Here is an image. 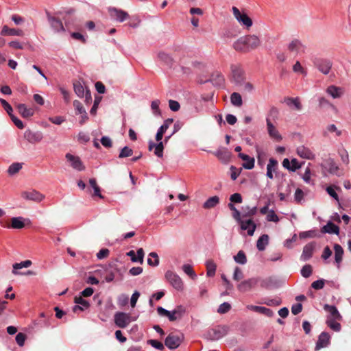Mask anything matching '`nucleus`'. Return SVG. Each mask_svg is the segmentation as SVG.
I'll list each match as a JSON object with an SVG mask.
<instances>
[{
	"instance_id": "5",
	"label": "nucleus",
	"mask_w": 351,
	"mask_h": 351,
	"mask_svg": "<svg viewBox=\"0 0 351 351\" xmlns=\"http://www.w3.org/2000/svg\"><path fill=\"white\" fill-rule=\"evenodd\" d=\"M315 66L323 74L328 75L332 68V63L328 59L317 58L313 61Z\"/></svg>"
},
{
	"instance_id": "14",
	"label": "nucleus",
	"mask_w": 351,
	"mask_h": 351,
	"mask_svg": "<svg viewBox=\"0 0 351 351\" xmlns=\"http://www.w3.org/2000/svg\"><path fill=\"white\" fill-rule=\"evenodd\" d=\"M240 224L241 229L243 230H247V234L249 236H253L256 228V224L251 219H242L237 221Z\"/></svg>"
},
{
	"instance_id": "31",
	"label": "nucleus",
	"mask_w": 351,
	"mask_h": 351,
	"mask_svg": "<svg viewBox=\"0 0 351 351\" xmlns=\"http://www.w3.org/2000/svg\"><path fill=\"white\" fill-rule=\"evenodd\" d=\"M16 108L23 118H29L34 114V110L31 108H27L24 104H19Z\"/></svg>"
},
{
	"instance_id": "43",
	"label": "nucleus",
	"mask_w": 351,
	"mask_h": 351,
	"mask_svg": "<svg viewBox=\"0 0 351 351\" xmlns=\"http://www.w3.org/2000/svg\"><path fill=\"white\" fill-rule=\"evenodd\" d=\"M206 266L207 269L206 275L208 277H213L215 275L217 265L216 264L212 261L209 260L206 262Z\"/></svg>"
},
{
	"instance_id": "1",
	"label": "nucleus",
	"mask_w": 351,
	"mask_h": 351,
	"mask_svg": "<svg viewBox=\"0 0 351 351\" xmlns=\"http://www.w3.org/2000/svg\"><path fill=\"white\" fill-rule=\"evenodd\" d=\"M230 327L228 325H216L208 328L204 333V338L208 341H215L228 335Z\"/></svg>"
},
{
	"instance_id": "10",
	"label": "nucleus",
	"mask_w": 351,
	"mask_h": 351,
	"mask_svg": "<svg viewBox=\"0 0 351 351\" xmlns=\"http://www.w3.org/2000/svg\"><path fill=\"white\" fill-rule=\"evenodd\" d=\"M65 158L67 161L70 162V165L73 169L78 171H82L85 169V166L79 156L67 153L65 155Z\"/></svg>"
},
{
	"instance_id": "37",
	"label": "nucleus",
	"mask_w": 351,
	"mask_h": 351,
	"mask_svg": "<svg viewBox=\"0 0 351 351\" xmlns=\"http://www.w3.org/2000/svg\"><path fill=\"white\" fill-rule=\"evenodd\" d=\"M334 250H335V261L339 267L340 265V263H341L342 259H343V249L339 244L336 243L334 245Z\"/></svg>"
},
{
	"instance_id": "39",
	"label": "nucleus",
	"mask_w": 351,
	"mask_h": 351,
	"mask_svg": "<svg viewBox=\"0 0 351 351\" xmlns=\"http://www.w3.org/2000/svg\"><path fill=\"white\" fill-rule=\"evenodd\" d=\"M285 101L287 104V106H293L297 110H300L302 108L299 97H287L285 99Z\"/></svg>"
},
{
	"instance_id": "29",
	"label": "nucleus",
	"mask_w": 351,
	"mask_h": 351,
	"mask_svg": "<svg viewBox=\"0 0 351 351\" xmlns=\"http://www.w3.org/2000/svg\"><path fill=\"white\" fill-rule=\"evenodd\" d=\"M75 303L77 304L78 305H75L73 308V311H77V310L80 311H84L88 309L90 307V303L85 299L82 298V297H75Z\"/></svg>"
},
{
	"instance_id": "33",
	"label": "nucleus",
	"mask_w": 351,
	"mask_h": 351,
	"mask_svg": "<svg viewBox=\"0 0 351 351\" xmlns=\"http://www.w3.org/2000/svg\"><path fill=\"white\" fill-rule=\"evenodd\" d=\"M321 231L322 233L335 234L338 235L339 234V228L332 222L328 221L326 225L322 228Z\"/></svg>"
},
{
	"instance_id": "2",
	"label": "nucleus",
	"mask_w": 351,
	"mask_h": 351,
	"mask_svg": "<svg viewBox=\"0 0 351 351\" xmlns=\"http://www.w3.org/2000/svg\"><path fill=\"white\" fill-rule=\"evenodd\" d=\"M184 340V335L182 333L175 334L169 333L165 339V345L169 350H175L178 348Z\"/></svg>"
},
{
	"instance_id": "48",
	"label": "nucleus",
	"mask_w": 351,
	"mask_h": 351,
	"mask_svg": "<svg viewBox=\"0 0 351 351\" xmlns=\"http://www.w3.org/2000/svg\"><path fill=\"white\" fill-rule=\"evenodd\" d=\"M90 186L93 189L94 195L99 197L101 199L104 198V196L101 193L100 187L97 185L96 180L91 178L89 180Z\"/></svg>"
},
{
	"instance_id": "61",
	"label": "nucleus",
	"mask_w": 351,
	"mask_h": 351,
	"mask_svg": "<svg viewBox=\"0 0 351 351\" xmlns=\"http://www.w3.org/2000/svg\"><path fill=\"white\" fill-rule=\"evenodd\" d=\"M147 344L151 345L153 348L162 350L164 349V345L162 342L156 339H149L147 341Z\"/></svg>"
},
{
	"instance_id": "46",
	"label": "nucleus",
	"mask_w": 351,
	"mask_h": 351,
	"mask_svg": "<svg viewBox=\"0 0 351 351\" xmlns=\"http://www.w3.org/2000/svg\"><path fill=\"white\" fill-rule=\"evenodd\" d=\"M22 162H14L9 166L7 172L10 176H14L18 173L22 169Z\"/></svg>"
},
{
	"instance_id": "55",
	"label": "nucleus",
	"mask_w": 351,
	"mask_h": 351,
	"mask_svg": "<svg viewBox=\"0 0 351 351\" xmlns=\"http://www.w3.org/2000/svg\"><path fill=\"white\" fill-rule=\"evenodd\" d=\"M133 154V150L128 146L123 147L119 154V158H123L131 156Z\"/></svg>"
},
{
	"instance_id": "64",
	"label": "nucleus",
	"mask_w": 351,
	"mask_h": 351,
	"mask_svg": "<svg viewBox=\"0 0 351 351\" xmlns=\"http://www.w3.org/2000/svg\"><path fill=\"white\" fill-rule=\"evenodd\" d=\"M73 106L76 111L75 112L76 114H80L81 113H85L86 110L80 101L74 100L73 102Z\"/></svg>"
},
{
	"instance_id": "45",
	"label": "nucleus",
	"mask_w": 351,
	"mask_h": 351,
	"mask_svg": "<svg viewBox=\"0 0 351 351\" xmlns=\"http://www.w3.org/2000/svg\"><path fill=\"white\" fill-rule=\"evenodd\" d=\"M230 101L233 106L237 107H240L243 104L242 97L241 95L237 92H234L233 93L231 94Z\"/></svg>"
},
{
	"instance_id": "16",
	"label": "nucleus",
	"mask_w": 351,
	"mask_h": 351,
	"mask_svg": "<svg viewBox=\"0 0 351 351\" xmlns=\"http://www.w3.org/2000/svg\"><path fill=\"white\" fill-rule=\"evenodd\" d=\"M21 197L26 200L34 201L36 202H40L45 198L44 195L36 190L23 191L21 193Z\"/></svg>"
},
{
	"instance_id": "3",
	"label": "nucleus",
	"mask_w": 351,
	"mask_h": 351,
	"mask_svg": "<svg viewBox=\"0 0 351 351\" xmlns=\"http://www.w3.org/2000/svg\"><path fill=\"white\" fill-rule=\"evenodd\" d=\"M165 279L177 291H182L184 283L181 278L175 272L168 270L165 274Z\"/></svg>"
},
{
	"instance_id": "11",
	"label": "nucleus",
	"mask_w": 351,
	"mask_h": 351,
	"mask_svg": "<svg viewBox=\"0 0 351 351\" xmlns=\"http://www.w3.org/2000/svg\"><path fill=\"white\" fill-rule=\"evenodd\" d=\"M287 49L290 52L298 55L305 52L306 46L300 39L295 38L288 44Z\"/></svg>"
},
{
	"instance_id": "34",
	"label": "nucleus",
	"mask_w": 351,
	"mask_h": 351,
	"mask_svg": "<svg viewBox=\"0 0 351 351\" xmlns=\"http://www.w3.org/2000/svg\"><path fill=\"white\" fill-rule=\"evenodd\" d=\"M32 264L30 260H26L24 261H21V263H16L12 265V274L14 275H21L23 273L18 271L19 269H21L23 267H29Z\"/></svg>"
},
{
	"instance_id": "26",
	"label": "nucleus",
	"mask_w": 351,
	"mask_h": 351,
	"mask_svg": "<svg viewBox=\"0 0 351 351\" xmlns=\"http://www.w3.org/2000/svg\"><path fill=\"white\" fill-rule=\"evenodd\" d=\"M156 311L160 316L167 317L170 322H175L179 319L173 310L168 311L162 306H158Z\"/></svg>"
},
{
	"instance_id": "7",
	"label": "nucleus",
	"mask_w": 351,
	"mask_h": 351,
	"mask_svg": "<svg viewBox=\"0 0 351 351\" xmlns=\"http://www.w3.org/2000/svg\"><path fill=\"white\" fill-rule=\"evenodd\" d=\"M259 278H251L241 281L237 285V289L241 293L251 291L259 282Z\"/></svg>"
},
{
	"instance_id": "9",
	"label": "nucleus",
	"mask_w": 351,
	"mask_h": 351,
	"mask_svg": "<svg viewBox=\"0 0 351 351\" xmlns=\"http://www.w3.org/2000/svg\"><path fill=\"white\" fill-rule=\"evenodd\" d=\"M231 74L232 80L237 85L241 84L244 82V71L240 66L236 64L231 65Z\"/></svg>"
},
{
	"instance_id": "28",
	"label": "nucleus",
	"mask_w": 351,
	"mask_h": 351,
	"mask_svg": "<svg viewBox=\"0 0 351 351\" xmlns=\"http://www.w3.org/2000/svg\"><path fill=\"white\" fill-rule=\"evenodd\" d=\"M247 308L249 310L254 311L255 312L261 313V314L265 315L269 317H271L274 315L273 311L271 309L265 307V306L248 305L247 306Z\"/></svg>"
},
{
	"instance_id": "60",
	"label": "nucleus",
	"mask_w": 351,
	"mask_h": 351,
	"mask_svg": "<svg viewBox=\"0 0 351 351\" xmlns=\"http://www.w3.org/2000/svg\"><path fill=\"white\" fill-rule=\"evenodd\" d=\"M163 150H164V143L159 142L156 144V147L154 148V154L158 158H162L163 156Z\"/></svg>"
},
{
	"instance_id": "53",
	"label": "nucleus",
	"mask_w": 351,
	"mask_h": 351,
	"mask_svg": "<svg viewBox=\"0 0 351 351\" xmlns=\"http://www.w3.org/2000/svg\"><path fill=\"white\" fill-rule=\"evenodd\" d=\"M160 102L158 99H156L152 101L151 108L154 116L158 117L161 115V111L159 108Z\"/></svg>"
},
{
	"instance_id": "4",
	"label": "nucleus",
	"mask_w": 351,
	"mask_h": 351,
	"mask_svg": "<svg viewBox=\"0 0 351 351\" xmlns=\"http://www.w3.org/2000/svg\"><path fill=\"white\" fill-rule=\"evenodd\" d=\"M134 319L129 313L118 311L114 314V321L117 326L124 328Z\"/></svg>"
},
{
	"instance_id": "20",
	"label": "nucleus",
	"mask_w": 351,
	"mask_h": 351,
	"mask_svg": "<svg viewBox=\"0 0 351 351\" xmlns=\"http://www.w3.org/2000/svg\"><path fill=\"white\" fill-rule=\"evenodd\" d=\"M225 82V79L223 75L218 72L215 71L212 73L210 77L208 80H205L204 82H201L202 83H206V82H210L212 83L215 86H221L223 85Z\"/></svg>"
},
{
	"instance_id": "21",
	"label": "nucleus",
	"mask_w": 351,
	"mask_h": 351,
	"mask_svg": "<svg viewBox=\"0 0 351 351\" xmlns=\"http://www.w3.org/2000/svg\"><path fill=\"white\" fill-rule=\"evenodd\" d=\"M282 167L291 171H295L302 167V163H300L296 158H293L290 161L288 158H285L282 161Z\"/></svg>"
},
{
	"instance_id": "12",
	"label": "nucleus",
	"mask_w": 351,
	"mask_h": 351,
	"mask_svg": "<svg viewBox=\"0 0 351 351\" xmlns=\"http://www.w3.org/2000/svg\"><path fill=\"white\" fill-rule=\"evenodd\" d=\"M213 154L223 163L228 164L231 158V152L226 147H220Z\"/></svg>"
},
{
	"instance_id": "23",
	"label": "nucleus",
	"mask_w": 351,
	"mask_h": 351,
	"mask_svg": "<svg viewBox=\"0 0 351 351\" xmlns=\"http://www.w3.org/2000/svg\"><path fill=\"white\" fill-rule=\"evenodd\" d=\"M48 21L51 27V28L53 29L56 32H64V27L63 26V24L62 21L58 19V18H56L54 16H50L48 13Z\"/></svg>"
},
{
	"instance_id": "6",
	"label": "nucleus",
	"mask_w": 351,
	"mask_h": 351,
	"mask_svg": "<svg viewBox=\"0 0 351 351\" xmlns=\"http://www.w3.org/2000/svg\"><path fill=\"white\" fill-rule=\"evenodd\" d=\"M232 10L234 16L241 25L245 26L247 28H250L252 26V20L247 14L241 13L239 10L234 6L232 8Z\"/></svg>"
},
{
	"instance_id": "49",
	"label": "nucleus",
	"mask_w": 351,
	"mask_h": 351,
	"mask_svg": "<svg viewBox=\"0 0 351 351\" xmlns=\"http://www.w3.org/2000/svg\"><path fill=\"white\" fill-rule=\"evenodd\" d=\"M73 88L75 94L79 97H84V95L86 93V90L84 89V86L81 84L80 82H77L73 83Z\"/></svg>"
},
{
	"instance_id": "27",
	"label": "nucleus",
	"mask_w": 351,
	"mask_h": 351,
	"mask_svg": "<svg viewBox=\"0 0 351 351\" xmlns=\"http://www.w3.org/2000/svg\"><path fill=\"white\" fill-rule=\"evenodd\" d=\"M0 34L2 36H23V32L21 29H15V28H10L7 25H3L2 27Z\"/></svg>"
},
{
	"instance_id": "52",
	"label": "nucleus",
	"mask_w": 351,
	"mask_h": 351,
	"mask_svg": "<svg viewBox=\"0 0 351 351\" xmlns=\"http://www.w3.org/2000/svg\"><path fill=\"white\" fill-rule=\"evenodd\" d=\"M228 208L233 212L232 213V217L234 219L237 221H241L242 214L241 212L235 207L234 204L232 203H228Z\"/></svg>"
},
{
	"instance_id": "42",
	"label": "nucleus",
	"mask_w": 351,
	"mask_h": 351,
	"mask_svg": "<svg viewBox=\"0 0 351 351\" xmlns=\"http://www.w3.org/2000/svg\"><path fill=\"white\" fill-rule=\"evenodd\" d=\"M158 58L168 66H171L173 64V60L169 53L164 51H160L158 53Z\"/></svg>"
},
{
	"instance_id": "51",
	"label": "nucleus",
	"mask_w": 351,
	"mask_h": 351,
	"mask_svg": "<svg viewBox=\"0 0 351 351\" xmlns=\"http://www.w3.org/2000/svg\"><path fill=\"white\" fill-rule=\"evenodd\" d=\"M183 271L189 276L192 279H195L197 278V274L193 271L192 266L189 264H184L182 265Z\"/></svg>"
},
{
	"instance_id": "63",
	"label": "nucleus",
	"mask_w": 351,
	"mask_h": 351,
	"mask_svg": "<svg viewBox=\"0 0 351 351\" xmlns=\"http://www.w3.org/2000/svg\"><path fill=\"white\" fill-rule=\"evenodd\" d=\"M327 169L328 172L333 175H337V171L339 170L338 167L336 165L335 162L331 160L328 162Z\"/></svg>"
},
{
	"instance_id": "50",
	"label": "nucleus",
	"mask_w": 351,
	"mask_h": 351,
	"mask_svg": "<svg viewBox=\"0 0 351 351\" xmlns=\"http://www.w3.org/2000/svg\"><path fill=\"white\" fill-rule=\"evenodd\" d=\"M312 273L313 267L309 264L304 265L300 270L301 275L305 278L310 277L312 275Z\"/></svg>"
},
{
	"instance_id": "57",
	"label": "nucleus",
	"mask_w": 351,
	"mask_h": 351,
	"mask_svg": "<svg viewBox=\"0 0 351 351\" xmlns=\"http://www.w3.org/2000/svg\"><path fill=\"white\" fill-rule=\"evenodd\" d=\"M278 114H279V111H278V108L275 106H272L270 108V110L267 115L266 119L269 118V120L271 121V120H276V119H278Z\"/></svg>"
},
{
	"instance_id": "47",
	"label": "nucleus",
	"mask_w": 351,
	"mask_h": 351,
	"mask_svg": "<svg viewBox=\"0 0 351 351\" xmlns=\"http://www.w3.org/2000/svg\"><path fill=\"white\" fill-rule=\"evenodd\" d=\"M234 261L240 265H245L247 260L245 252L243 250H240L238 253L234 256Z\"/></svg>"
},
{
	"instance_id": "62",
	"label": "nucleus",
	"mask_w": 351,
	"mask_h": 351,
	"mask_svg": "<svg viewBox=\"0 0 351 351\" xmlns=\"http://www.w3.org/2000/svg\"><path fill=\"white\" fill-rule=\"evenodd\" d=\"M231 308L230 303L225 302L221 304L217 309V312L220 314H224L228 312Z\"/></svg>"
},
{
	"instance_id": "40",
	"label": "nucleus",
	"mask_w": 351,
	"mask_h": 351,
	"mask_svg": "<svg viewBox=\"0 0 351 351\" xmlns=\"http://www.w3.org/2000/svg\"><path fill=\"white\" fill-rule=\"evenodd\" d=\"M241 210L243 211L242 217H247L254 216L257 213V206L250 207L249 206H242Z\"/></svg>"
},
{
	"instance_id": "59",
	"label": "nucleus",
	"mask_w": 351,
	"mask_h": 351,
	"mask_svg": "<svg viewBox=\"0 0 351 351\" xmlns=\"http://www.w3.org/2000/svg\"><path fill=\"white\" fill-rule=\"evenodd\" d=\"M230 178L232 180H236L242 171V168L237 169L236 167L231 165L230 167Z\"/></svg>"
},
{
	"instance_id": "13",
	"label": "nucleus",
	"mask_w": 351,
	"mask_h": 351,
	"mask_svg": "<svg viewBox=\"0 0 351 351\" xmlns=\"http://www.w3.org/2000/svg\"><path fill=\"white\" fill-rule=\"evenodd\" d=\"M24 138L32 144L40 142L43 138V134L40 131L33 132L29 129H27L24 132Z\"/></svg>"
},
{
	"instance_id": "35",
	"label": "nucleus",
	"mask_w": 351,
	"mask_h": 351,
	"mask_svg": "<svg viewBox=\"0 0 351 351\" xmlns=\"http://www.w3.org/2000/svg\"><path fill=\"white\" fill-rule=\"evenodd\" d=\"M269 236L267 234H262L256 241V247L258 251H264L269 244Z\"/></svg>"
},
{
	"instance_id": "25",
	"label": "nucleus",
	"mask_w": 351,
	"mask_h": 351,
	"mask_svg": "<svg viewBox=\"0 0 351 351\" xmlns=\"http://www.w3.org/2000/svg\"><path fill=\"white\" fill-rule=\"evenodd\" d=\"M278 161L275 158H271L269 160V162L267 165V173L266 176L270 180L274 179V173L276 171L278 168Z\"/></svg>"
},
{
	"instance_id": "30",
	"label": "nucleus",
	"mask_w": 351,
	"mask_h": 351,
	"mask_svg": "<svg viewBox=\"0 0 351 351\" xmlns=\"http://www.w3.org/2000/svg\"><path fill=\"white\" fill-rule=\"evenodd\" d=\"M259 282L260 286L266 289H275L278 287L277 280L271 277L262 280L260 279Z\"/></svg>"
},
{
	"instance_id": "18",
	"label": "nucleus",
	"mask_w": 351,
	"mask_h": 351,
	"mask_svg": "<svg viewBox=\"0 0 351 351\" xmlns=\"http://www.w3.org/2000/svg\"><path fill=\"white\" fill-rule=\"evenodd\" d=\"M330 343V336L327 332H322L318 337L315 345V350L328 347Z\"/></svg>"
},
{
	"instance_id": "38",
	"label": "nucleus",
	"mask_w": 351,
	"mask_h": 351,
	"mask_svg": "<svg viewBox=\"0 0 351 351\" xmlns=\"http://www.w3.org/2000/svg\"><path fill=\"white\" fill-rule=\"evenodd\" d=\"M234 49L240 52L246 53L248 52L247 48L244 42L243 37H240L233 44Z\"/></svg>"
},
{
	"instance_id": "54",
	"label": "nucleus",
	"mask_w": 351,
	"mask_h": 351,
	"mask_svg": "<svg viewBox=\"0 0 351 351\" xmlns=\"http://www.w3.org/2000/svg\"><path fill=\"white\" fill-rule=\"evenodd\" d=\"M317 237V232L314 230H311L308 231H303L300 232L299 237L300 239H304L307 238H314Z\"/></svg>"
},
{
	"instance_id": "32",
	"label": "nucleus",
	"mask_w": 351,
	"mask_h": 351,
	"mask_svg": "<svg viewBox=\"0 0 351 351\" xmlns=\"http://www.w3.org/2000/svg\"><path fill=\"white\" fill-rule=\"evenodd\" d=\"M326 93L333 99H337L342 96L343 90L341 87L330 85L326 88Z\"/></svg>"
},
{
	"instance_id": "41",
	"label": "nucleus",
	"mask_w": 351,
	"mask_h": 351,
	"mask_svg": "<svg viewBox=\"0 0 351 351\" xmlns=\"http://www.w3.org/2000/svg\"><path fill=\"white\" fill-rule=\"evenodd\" d=\"M219 202L218 196H213L209 197L203 204V207L206 209H209L216 206Z\"/></svg>"
},
{
	"instance_id": "56",
	"label": "nucleus",
	"mask_w": 351,
	"mask_h": 351,
	"mask_svg": "<svg viewBox=\"0 0 351 351\" xmlns=\"http://www.w3.org/2000/svg\"><path fill=\"white\" fill-rule=\"evenodd\" d=\"M326 324L328 327H330L332 330L335 332H339L341 329V326L340 323L335 322L334 319H328L326 321Z\"/></svg>"
},
{
	"instance_id": "58",
	"label": "nucleus",
	"mask_w": 351,
	"mask_h": 351,
	"mask_svg": "<svg viewBox=\"0 0 351 351\" xmlns=\"http://www.w3.org/2000/svg\"><path fill=\"white\" fill-rule=\"evenodd\" d=\"M304 191L298 188L294 194V200L297 204H300L302 200H304Z\"/></svg>"
},
{
	"instance_id": "36",
	"label": "nucleus",
	"mask_w": 351,
	"mask_h": 351,
	"mask_svg": "<svg viewBox=\"0 0 351 351\" xmlns=\"http://www.w3.org/2000/svg\"><path fill=\"white\" fill-rule=\"evenodd\" d=\"M25 227V219L22 217H14L11 219V225L8 228L22 229Z\"/></svg>"
},
{
	"instance_id": "15",
	"label": "nucleus",
	"mask_w": 351,
	"mask_h": 351,
	"mask_svg": "<svg viewBox=\"0 0 351 351\" xmlns=\"http://www.w3.org/2000/svg\"><path fill=\"white\" fill-rule=\"evenodd\" d=\"M243 37L248 52L256 49L261 45V40L256 35H247Z\"/></svg>"
},
{
	"instance_id": "24",
	"label": "nucleus",
	"mask_w": 351,
	"mask_h": 351,
	"mask_svg": "<svg viewBox=\"0 0 351 351\" xmlns=\"http://www.w3.org/2000/svg\"><path fill=\"white\" fill-rule=\"evenodd\" d=\"M238 157L244 160L245 162L242 164V167L245 169L251 170L254 167L255 160L254 158L244 154L239 153Z\"/></svg>"
},
{
	"instance_id": "44",
	"label": "nucleus",
	"mask_w": 351,
	"mask_h": 351,
	"mask_svg": "<svg viewBox=\"0 0 351 351\" xmlns=\"http://www.w3.org/2000/svg\"><path fill=\"white\" fill-rule=\"evenodd\" d=\"M324 309L330 312V313L331 314V315H332L334 317L335 319H341V316L338 311V309L337 308V307L334 305H330V304H325L324 306Z\"/></svg>"
},
{
	"instance_id": "22",
	"label": "nucleus",
	"mask_w": 351,
	"mask_h": 351,
	"mask_svg": "<svg viewBox=\"0 0 351 351\" xmlns=\"http://www.w3.org/2000/svg\"><path fill=\"white\" fill-rule=\"evenodd\" d=\"M296 152L300 158L304 159L313 160L315 156L311 150L304 145L298 146L296 149Z\"/></svg>"
},
{
	"instance_id": "19",
	"label": "nucleus",
	"mask_w": 351,
	"mask_h": 351,
	"mask_svg": "<svg viewBox=\"0 0 351 351\" xmlns=\"http://www.w3.org/2000/svg\"><path fill=\"white\" fill-rule=\"evenodd\" d=\"M267 132L269 136L276 141H280L282 139L281 134L269 119H266Z\"/></svg>"
},
{
	"instance_id": "8",
	"label": "nucleus",
	"mask_w": 351,
	"mask_h": 351,
	"mask_svg": "<svg viewBox=\"0 0 351 351\" xmlns=\"http://www.w3.org/2000/svg\"><path fill=\"white\" fill-rule=\"evenodd\" d=\"M108 13L111 19L120 23L123 22L129 17L127 12L114 7L108 8Z\"/></svg>"
},
{
	"instance_id": "17",
	"label": "nucleus",
	"mask_w": 351,
	"mask_h": 351,
	"mask_svg": "<svg viewBox=\"0 0 351 351\" xmlns=\"http://www.w3.org/2000/svg\"><path fill=\"white\" fill-rule=\"evenodd\" d=\"M315 248V243L314 241L310 242L307 243L306 245H304V247H303L302 253L300 258V261L305 262L311 258Z\"/></svg>"
}]
</instances>
